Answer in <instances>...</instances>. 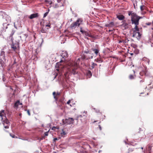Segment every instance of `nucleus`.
<instances>
[{"instance_id": "nucleus-42", "label": "nucleus", "mask_w": 153, "mask_h": 153, "mask_svg": "<svg viewBox=\"0 0 153 153\" xmlns=\"http://www.w3.org/2000/svg\"><path fill=\"white\" fill-rule=\"evenodd\" d=\"M143 82V81H140V82Z\"/></svg>"}, {"instance_id": "nucleus-19", "label": "nucleus", "mask_w": 153, "mask_h": 153, "mask_svg": "<svg viewBox=\"0 0 153 153\" xmlns=\"http://www.w3.org/2000/svg\"><path fill=\"white\" fill-rule=\"evenodd\" d=\"M84 34L86 36H88L89 37H91V35L88 32L85 31V33Z\"/></svg>"}, {"instance_id": "nucleus-37", "label": "nucleus", "mask_w": 153, "mask_h": 153, "mask_svg": "<svg viewBox=\"0 0 153 153\" xmlns=\"http://www.w3.org/2000/svg\"><path fill=\"white\" fill-rule=\"evenodd\" d=\"M100 129V130H101V128L100 125L99 126Z\"/></svg>"}, {"instance_id": "nucleus-29", "label": "nucleus", "mask_w": 153, "mask_h": 153, "mask_svg": "<svg viewBox=\"0 0 153 153\" xmlns=\"http://www.w3.org/2000/svg\"><path fill=\"white\" fill-rule=\"evenodd\" d=\"M134 13H132V12H130L128 13V15L129 16H131L132 14Z\"/></svg>"}, {"instance_id": "nucleus-20", "label": "nucleus", "mask_w": 153, "mask_h": 153, "mask_svg": "<svg viewBox=\"0 0 153 153\" xmlns=\"http://www.w3.org/2000/svg\"><path fill=\"white\" fill-rule=\"evenodd\" d=\"M7 19H6V21L7 22H9L10 21V17L7 16Z\"/></svg>"}, {"instance_id": "nucleus-23", "label": "nucleus", "mask_w": 153, "mask_h": 153, "mask_svg": "<svg viewBox=\"0 0 153 153\" xmlns=\"http://www.w3.org/2000/svg\"><path fill=\"white\" fill-rule=\"evenodd\" d=\"M129 78L130 79H134V76L132 75H130L129 76Z\"/></svg>"}, {"instance_id": "nucleus-43", "label": "nucleus", "mask_w": 153, "mask_h": 153, "mask_svg": "<svg viewBox=\"0 0 153 153\" xmlns=\"http://www.w3.org/2000/svg\"><path fill=\"white\" fill-rule=\"evenodd\" d=\"M132 1H133L134 0H131Z\"/></svg>"}, {"instance_id": "nucleus-25", "label": "nucleus", "mask_w": 153, "mask_h": 153, "mask_svg": "<svg viewBox=\"0 0 153 153\" xmlns=\"http://www.w3.org/2000/svg\"><path fill=\"white\" fill-rule=\"evenodd\" d=\"M53 7L54 8H56L58 7L59 6L57 4H55L53 5Z\"/></svg>"}, {"instance_id": "nucleus-11", "label": "nucleus", "mask_w": 153, "mask_h": 153, "mask_svg": "<svg viewBox=\"0 0 153 153\" xmlns=\"http://www.w3.org/2000/svg\"><path fill=\"white\" fill-rule=\"evenodd\" d=\"M117 18L120 20H122L124 19L125 17L122 15H117Z\"/></svg>"}, {"instance_id": "nucleus-12", "label": "nucleus", "mask_w": 153, "mask_h": 153, "mask_svg": "<svg viewBox=\"0 0 153 153\" xmlns=\"http://www.w3.org/2000/svg\"><path fill=\"white\" fill-rule=\"evenodd\" d=\"M38 16V14L37 13H34L31 14L30 16L29 17V18L30 19H32L34 18H36Z\"/></svg>"}, {"instance_id": "nucleus-14", "label": "nucleus", "mask_w": 153, "mask_h": 153, "mask_svg": "<svg viewBox=\"0 0 153 153\" xmlns=\"http://www.w3.org/2000/svg\"><path fill=\"white\" fill-rule=\"evenodd\" d=\"M66 134V133L63 130H62V132L60 134L61 137H65Z\"/></svg>"}, {"instance_id": "nucleus-44", "label": "nucleus", "mask_w": 153, "mask_h": 153, "mask_svg": "<svg viewBox=\"0 0 153 153\" xmlns=\"http://www.w3.org/2000/svg\"><path fill=\"white\" fill-rule=\"evenodd\" d=\"M49 10H49H49H48V12L49 11Z\"/></svg>"}, {"instance_id": "nucleus-40", "label": "nucleus", "mask_w": 153, "mask_h": 153, "mask_svg": "<svg viewBox=\"0 0 153 153\" xmlns=\"http://www.w3.org/2000/svg\"><path fill=\"white\" fill-rule=\"evenodd\" d=\"M4 53V51H2L1 52V54H3V53Z\"/></svg>"}, {"instance_id": "nucleus-17", "label": "nucleus", "mask_w": 153, "mask_h": 153, "mask_svg": "<svg viewBox=\"0 0 153 153\" xmlns=\"http://www.w3.org/2000/svg\"><path fill=\"white\" fill-rule=\"evenodd\" d=\"M93 51L96 55H97L99 53V50L97 49H92Z\"/></svg>"}, {"instance_id": "nucleus-5", "label": "nucleus", "mask_w": 153, "mask_h": 153, "mask_svg": "<svg viewBox=\"0 0 153 153\" xmlns=\"http://www.w3.org/2000/svg\"><path fill=\"white\" fill-rule=\"evenodd\" d=\"M82 21V19H79L76 21L71 25V28H75L77 26H79L81 24Z\"/></svg>"}, {"instance_id": "nucleus-8", "label": "nucleus", "mask_w": 153, "mask_h": 153, "mask_svg": "<svg viewBox=\"0 0 153 153\" xmlns=\"http://www.w3.org/2000/svg\"><path fill=\"white\" fill-rule=\"evenodd\" d=\"M11 48L13 49V51L16 52L19 51V45L18 43L16 44L13 43L11 45Z\"/></svg>"}, {"instance_id": "nucleus-26", "label": "nucleus", "mask_w": 153, "mask_h": 153, "mask_svg": "<svg viewBox=\"0 0 153 153\" xmlns=\"http://www.w3.org/2000/svg\"><path fill=\"white\" fill-rule=\"evenodd\" d=\"M49 131V130L48 131H47V132H45V136H48V132Z\"/></svg>"}, {"instance_id": "nucleus-31", "label": "nucleus", "mask_w": 153, "mask_h": 153, "mask_svg": "<svg viewBox=\"0 0 153 153\" xmlns=\"http://www.w3.org/2000/svg\"><path fill=\"white\" fill-rule=\"evenodd\" d=\"M70 101L71 100H69L67 102V104H69L70 103Z\"/></svg>"}, {"instance_id": "nucleus-4", "label": "nucleus", "mask_w": 153, "mask_h": 153, "mask_svg": "<svg viewBox=\"0 0 153 153\" xmlns=\"http://www.w3.org/2000/svg\"><path fill=\"white\" fill-rule=\"evenodd\" d=\"M133 30V37H135L137 39H139L141 37V35L139 32V29L138 27L134 28L132 29Z\"/></svg>"}, {"instance_id": "nucleus-46", "label": "nucleus", "mask_w": 153, "mask_h": 153, "mask_svg": "<svg viewBox=\"0 0 153 153\" xmlns=\"http://www.w3.org/2000/svg\"><path fill=\"white\" fill-rule=\"evenodd\" d=\"M131 55H133V53H131Z\"/></svg>"}, {"instance_id": "nucleus-39", "label": "nucleus", "mask_w": 153, "mask_h": 153, "mask_svg": "<svg viewBox=\"0 0 153 153\" xmlns=\"http://www.w3.org/2000/svg\"><path fill=\"white\" fill-rule=\"evenodd\" d=\"M123 42V41H119V43H121L122 42Z\"/></svg>"}, {"instance_id": "nucleus-33", "label": "nucleus", "mask_w": 153, "mask_h": 153, "mask_svg": "<svg viewBox=\"0 0 153 153\" xmlns=\"http://www.w3.org/2000/svg\"><path fill=\"white\" fill-rule=\"evenodd\" d=\"M57 140V138H55L54 139L53 141H56Z\"/></svg>"}, {"instance_id": "nucleus-30", "label": "nucleus", "mask_w": 153, "mask_h": 153, "mask_svg": "<svg viewBox=\"0 0 153 153\" xmlns=\"http://www.w3.org/2000/svg\"><path fill=\"white\" fill-rule=\"evenodd\" d=\"M50 26H51L50 24H49L48 25H45V26L46 27H50Z\"/></svg>"}, {"instance_id": "nucleus-22", "label": "nucleus", "mask_w": 153, "mask_h": 153, "mask_svg": "<svg viewBox=\"0 0 153 153\" xmlns=\"http://www.w3.org/2000/svg\"><path fill=\"white\" fill-rule=\"evenodd\" d=\"M80 31L82 34H84L85 33V31L83 30L82 29V27H80Z\"/></svg>"}, {"instance_id": "nucleus-16", "label": "nucleus", "mask_w": 153, "mask_h": 153, "mask_svg": "<svg viewBox=\"0 0 153 153\" xmlns=\"http://www.w3.org/2000/svg\"><path fill=\"white\" fill-rule=\"evenodd\" d=\"M147 25H151V28L153 30V22H148L146 23Z\"/></svg>"}, {"instance_id": "nucleus-10", "label": "nucleus", "mask_w": 153, "mask_h": 153, "mask_svg": "<svg viewBox=\"0 0 153 153\" xmlns=\"http://www.w3.org/2000/svg\"><path fill=\"white\" fill-rule=\"evenodd\" d=\"M74 119L72 118L69 117L68 119H65V121L66 123L68 124H73L74 123Z\"/></svg>"}, {"instance_id": "nucleus-41", "label": "nucleus", "mask_w": 153, "mask_h": 153, "mask_svg": "<svg viewBox=\"0 0 153 153\" xmlns=\"http://www.w3.org/2000/svg\"><path fill=\"white\" fill-rule=\"evenodd\" d=\"M56 70H57V71H58L59 70V69H56Z\"/></svg>"}, {"instance_id": "nucleus-6", "label": "nucleus", "mask_w": 153, "mask_h": 153, "mask_svg": "<svg viewBox=\"0 0 153 153\" xmlns=\"http://www.w3.org/2000/svg\"><path fill=\"white\" fill-rule=\"evenodd\" d=\"M61 56L62 57V59L60 61V62H63L66 60L65 59L68 57V53L66 51H63L61 53Z\"/></svg>"}, {"instance_id": "nucleus-35", "label": "nucleus", "mask_w": 153, "mask_h": 153, "mask_svg": "<svg viewBox=\"0 0 153 153\" xmlns=\"http://www.w3.org/2000/svg\"><path fill=\"white\" fill-rule=\"evenodd\" d=\"M27 113H28V114L29 115H30V112H29V110H27Z\"/></svg>"}, {"instance_id": "nucleus-3", "label": "nucleus", "mask_w": 153, "mask_h": 153, "mask_svg": "<svg viewBox=\"0 0 153 153\" xmlns=\"http://www.w3.org/2000/svg\"><path fill=\"white\" fill-rule=\"evenodd\" d=\"M79 59H78V60L77 61V62L75 63H74L73 62H70L68 63V65L70 67V71L71 70H72V73L74 74H75L76 73L75 72V70L76 69L78 66L79 64Z\"/></svg>"}, {"instance_id": "nucleus-36", "label": "nucleus", "mask_w": 153, "mask_h": 153, "mask_svg": "<svg viewBox=\"0 0 153 153\" xmlns=\"http://www.w3.org/2000/svg\"><path fill=\"white\" fill-rule=\"evenodd\" d=\"M10 135L13 138L15 136L14 135H11V134H10Z\"/></svg>"}, {"instance_id": "nucleus-1", "label": "nucleus", "mask_w": 153, "mask_h": 153, "mask_svg": "<svg viewBox=\"0 0 153 153\" xmlns=\"http://www.w3.org/2000/svg\"><path fill=\"white\" fill-rule=\"evenodd\" d=\"M0 116L1 117V120L4 128H9L10 123L7 118L4 110L0 112Z\"/></svg>"}, {"instance_id": "nucleus-2", "label": "nucleus", "mask_w": 153, "mask_h": 153, "mask_svg": "<svg viewBox=\"0 0 153 153\" xmlns=\"http://www.w3.org/2000/svg\"><path fill=\"white\" fill-rule=\"evenodd\" d=\"M142 18L137 15L135 13H134L131 14V21L132 24H134V28L138 27V25L139 24V21L140 19Z\"/></svg>"}, {"instance_id": "nucleus-47", "label": "nucleus", "mask_w": 153, "mask_h": 153, "mask_svg": "<svg viewBox=\"0 0 153 153\" xmlns=\"http://www.w3.org/2000/svg\"><path fill=\"white\" fill-rule=\"evenodd\" d=\"M134 73H135V71H134Z\"/></svg>"}, {"instance_id": "nucleus-7", "label": "nucleus", "mask_w": 153, "mask_h": 153, "mask_svg": "<svg viewBox=\"0 0 153 153\" xmlns=\"http://www.w3.org/2000/svg\"><path fill=\"white\" fill-rule=\"evenodd\" d=\"M122 24L120 25V27L123 30H126L129 27V24L126 22V21H124L122 22Z\"/></svg>"}, {"instance_id": "nucleus-24", "label": "nucleus", "mask_w": 153, "mask_h": 153, "mask_svg": "<svg viewBox=\"0 0 153 153\" xmlns=\"http://www.w3.org/2000/svg\"><path fill=\"white\" fill-rule=\"evenodd\" d=\"M48 13V11L46 12L44 14L43 17H46Z\"/></svg>"}, {"instance_id": "nucleus-21", "label": "nucleus", "mask_w": 153, "mask_h": 153, "mask_svg": "<svg viewBox=\"0 0 153 153\" xmlns=\"http://www.w3.org/2000/svg\"><path fill=\"white\" fill-rule=\"evenodd\" d=\"M45 1L46 3L49 4H51L52 3V2L51 1Z\"/></svg>"}, {"instance_id": "nucleus-32", "label": "nucleus", "mask_w": 153, "mask_h": 153, "mask_svg": "<svg viewBox=\"0 0 153 153\" xmlns=\"http://www.w3.org/2000/svg\"><path fill=\"white\" fill-rule=\"evenodd\" d=\"M97 64L96 63H93V64H92V65L93 66H95V65H97Z\"/></svg>"}, {"instance_id": "nucleus-28", "label": "nucleus", "mask_w": 153, "mask_h": 153, "mask_svg": "<svg viewBox=\"0 0 153 153\" xmlns=\"http://www.w3.org/2000/svg\"><path fill=\"white\" fill-rule=\"evenodd\" d=\"M89 54L90 55H91V56L90 57H89L88 58H87V59H92L93 57V56L90 53Z\"/></svg>"}, {"instance_id": "nucleus-45", "label": "nucleus", "mask_w": 153, "mask_h": 153, "mask_svg": "<svg viewBox=\"0 0 153 153\" xmlns=\"http://www.w3.org/2000/svg\"><path fill=\"white\" fill-rule=\"evenodd\" d=\"M141 149H143V147H142V148H141Z\"/></svg>"}, {"instance_id": "nucleus-13", "label": "nucleus", "mask_w": 153, "mask_h": 153, "mask_svg": "<svg viewBox=\"0 0 153 153\" xmlns=\"http://www.w3.org/2000/svg\"><path fill=\"white\" fill-rule=\"evenodd\" d=\"M106 26L107 27H108L109 28L114 27V24L113 22H111L109 24L106 25Z\"/></svg>"}, {"instance_id": "nucleus-15", "label": "nucleus", "mask_w": 153, "mask_h": 153, "mask_svg": "<svg viewBox=\"0 0 153 153\" xmlns=\"http://www.w3.org/2000/svg\"><path fill=\"white\" fill-rule=\"evenodd\" d=\"M53 95L54 96V98L56 100L57 99V98L56 97V96L57 95H59V93H56V96H55V94H56V93L55 92H53Z\"/></svg>"}, {"instance_id": "nucleus-9", "label": "nucleus", "mask_w": 153, "mask_h": 153, "mask_svg": "<svg viewBox=\"0 0 153 153\" xmlns=\"http://www.w3.org/2000/svg\"><path fill=\"white\" fill-rule=\"evenodd\" d=\"M22 104L21 103H20L19 101H17L15 104L14 107L16 109H18L22 108Z\"/></svg>"}, {"instance_id": "nucleus-27", "label": "nucleus", "mask_w": 153, "mask_h": 153, "mask_svg": "<svg viewBox=\"0 0 153 153\" xmlns=\"http://www.w3.org/2000/svg\"><path fill=\"white\" fill-rule=\"evenodd\" d=\"M41 32L42 33H45L46 32V31H45V30L44 29H41Z\"/></svg>"}, {"instance_id": "nucleus-34", "label": "nucleus", "mask_w": 153, "mask_h": 153, "mask_svg": "<svg viewBox=\"0 0 153 153\" xmlns=\"http://www.w3.org/2000/svg\"><path fill=\"white\" fill-rule=\"evenodd\" d=\"M62 0H57V1L59 3L61 2Z\"/></svg>"}, {"instance_id": "nucleus-38", "label": "nucleus", "mask_w": 153, "mask_h": 153, "mask_svg": "<svg viewBox=\"0 0 153 153\" xmlns=\"http://www.w3.org/2000/svg\"><path fill=\"white\" fill-rule=\"evenodd\" d=\"M56 128L55 127H53L52 128V130H53L54 128Z\"/></svg>"}, {"instance_id": "nucleus-18", "label": "nucleus", "mask_w": 153, "mask_h": 153, "mask_svg": "<svg viewBox=\"0 0 153 153\" xmlns=\"http://www.w3.org/2000/svg\"><path fill=\"white\" fill-rule=\"evenodd\" d=\"M145 8V6L144 5H142L140 6V9L141 11L142 12Z\"/></svg>"}]
</instances>
